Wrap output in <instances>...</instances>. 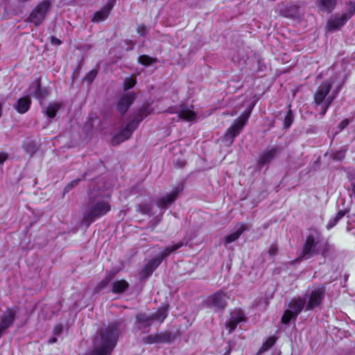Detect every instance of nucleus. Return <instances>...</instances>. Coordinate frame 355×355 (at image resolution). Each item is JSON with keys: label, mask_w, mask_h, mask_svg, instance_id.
I'll list each match as a JSON object with an SVG mask.
<instances>
[{"label": "nucleus", "mask_w": 355, "mask_h": 355, "mask_svg": "<svg viewBox=\"0 0 355 355\" xmlns=\"http://www.w3.org/2000/svg\"><path fill=\"white\" fill-rule=\"evenodd\" d=\"M324 289L322 286H315L310 289L306 297L294 298L289 304V309H287L282 318V322L284 324H288L292 319L295 318L302 311L307 300L306 309L311 310L319 306L324 297Z\"/></svg>", "instance_id": "nucleus-1"}, {"label": "nucleus", "mask_w": 355, "mask_h": 355, "mask_svg": "<svg viewBox=\"0 0 355 355\" xmlns=\"http://www.w3.org/2000/svg\"><path fill=\"white\" fill-rule=\"evenodd\" d=\"M343 81L336 76L322 83L314 95L316 105L320 107V113L324 115L336 95L339 92Z\"/></svg>", "instance_id": "nucleus-2"}, {"label": "nucleus", "mask_w": 355, "mask_h": 355, "mask_svg": "<svg viewBox=\"0 0 355 355\" xmlns=\"http://www.w3.org/2000/svg\"><path fill=\"white\" fill-rule=\"evenodd\" d=\"M154 109L149 105H144L141 110L139 111L138 119H134L127 124L126 127L116 135L113 139L114 144H118L126 139H128L132 135V132L137 128L139 123L143 120L148 114L153 113Z\"/></svg>", "instance_id": "nucleus-3"}, {"label": "nucleus", "mask_w": 355, "mask_h": 355, "mask_svg": "<svg viewBox=\"0 0 355 355\" xmlns=\"http://www.w3.org/2000/svg\"><path fill=\"white\" fill-rule=\"evenodd\" d=\"M110 210V205L109 202V196L104 198L98 196L91 205L89 210L84 216L83 220L90 224L96 218H100L106 214Z\"/></svg>", "instance_id": "nucleus-4"}, {"label": "nucleus", "mask_w": 355, "mask_h": 355, "mask_svg": "<svg viewBox=\"0 0 355 355\" xmlns=\"http://www.w3.org/2000/svg\"><path fill=\"white\" fill-rule=\"evenodd\" d=\"M167 315V306H162L155 314L146 315L139 313L137 316L136 328L144 331V329L150 326L153 322H162Z\"/></svg>", "instance_id": "nucleus-5"}, {"label": "nucleus", "mask_w": 355, "mask_h": 355, "mask_svg": "<svg viewBox=\"0 0 355 355\" xmlns=\"http://www.w3.org/2000/svg\"><path fill=\"white\" fill-rule=\"evenodd\" d=\"M252 108L245 110L241 115L236 119L232 125L227 130L224 140L228 144H232L234 141V138L238 136L242 131L244 125L248 121V119L250 115Z\"/></svg>", "instance_id": "nucleus-6"}, {"label": "nucleus", "mask_w": 355, "mask_h": 355, "mask_svg": "<svg viewBox=\"0 0 355 355\" xmlns=\"http://www.w3.org/2000/svg\"><path fill=\"white\" fill-rule=\"evenodd\" d=\"M182 246V243H179L173 245L172 247L166 248L160 256H158L154 259H152L146 265L144 268L142 270V275L144 277H148L152 272L157 268V266L160 264L162 259L168 256L171 252L176 250Z\"/></svg>", "instance_id": "nucleus-7"}, {"label": "nucleus", "mask_w": 355, "mask_h": 355, "mask_svg": "<svg viewBox=\"0 0 355 355\" xmlns=\"http://www.w3.org/2000/svg\"><path fill=\"white\" fill-rule=\"evenodd\" d=\"M50 2L44 1L39 3L31 12L29 16V20L35 26L40 25L45 19L46 14L50 8Z\"/></svg>", "instance_id": "nucleus-8"}, {"label": "nucleus", "mask_w": 355, "mask_h": 355, "mask_svg": "<svg viewBox=\"0 0 355 355\" xmlns=\"http://www.w3.org/2000/svg\"><path fill=\"white\" fill-rule=\"evenodd\" d=\"M355 12V3L351 4L349 13H345L339 16L331 17L327 23V28L330 31H336L343 26L345 22Z\"/></svg>", "instance_id": "nucleus-9"}, {"label": "nucleus", "mask_w": 355, "mask_h": 355, "mask_svg": "<svg viewBox=\"0 0 355 355\" xmlns=\"http://www.w3.org/2000/svg\"><path fill=\"white\" fill-rule=\"evenodd\" d=\"M323 243L319 241H315L312 236L307 238L304 248L303 249L302 258L306 259L313 254L320 252Z\"/></svg>", "instance_id": "nucleus-10"}, {"label": "nucleus", "mask_w": 355, "mask_h": 355, "mask_svg": "<svg viewBox=\"0 0 355 355\" xmlns=\"http://www.w3.org/2000/svg\"><path fill=\"white\" fill-rule=\"evenodd\" d=\"M227 299V295L223 291H219L208 297L205 303L208 307L218 310L225 306Z\"/></svg>", "instance_id": "nucleus-11"}, {"label": "nucleus", "mask_w": 355, "mask_h": 355, "mask_svg": "<svg viewBox=\"0 0 355 355\" xmlns=\"http://www.w3.org/2000/svg\"><path fill=\"white\" fill-rule=\"evenodd\" d=\"M245 320L243 313L239 309L234 310L231 313V318L229 321L226 322V327L229 329V331H232L236 325Z\"/></svg>", "instance_id": "nucleus-12"}, {"label": "nucleus", "mask_w": 355, "mask_h": 355, "mask_svg": "<svg viewBox=\"0 0 355 355\" xmlns=\"http://www.w3.org/2000/svg\"><path fill=\"white\" fill-rule=\"evenodd\" d=\"M114 3V0H109L107 4L101 10L94 14L92 20L95 22H100L105 20L113 8Z\"/></svg>", "instance_id": "nucleus-13"}, {"label": "nucleus", "mask_w": 355, "mask_h": 355, "mask_svg": "<svg viewBox=\"0 0 355 355\" xmlns=\"http://www.w3.org/2000/svg\"><path fill=\"white\" fill-rule=\"evenodd\" d=\"M178 112V116L185 121H193L196 119V113L193 110V107L192 105H182L180 107Z\"/></svg>", "instance_id": "nucleus-14"}, {"label": "nucleus", "mask_w": 355, "mask_h": 355, "mask_svg": "<svg viewBox=\"0 0 355 355\" xmlns=\"http://www.w3.org/2000/svg\"><path fill=\"white\" fill-rule=\"evenodd\" d=\"M28 94L35 96L37 99H42L47 94L45 89L40 87L39 81L33 82L28 89Z\"/></svg>", "instance_id": "nucleus-15"}, {"label": "nucleus", "mask_w": 355, "mask_h": 355, "mask_svg": "<svg viewBox=\"0 0 355 355\" xmlns=\"http://www.w3.org/2000/svg\"><path fill=\"white\" fill-rule=\"evenodd\" d=\"M135 99L133 94H126L121 97L118 103V110L120 112H125Z\"/></svg>", "instance_id": "nucleus-16"}, {"label": "nucleus", "mask_w": 355, "mask_h": 355, "mask_svg": "<svg viewBox=\"0 0 355 355\" xmlns=\"http://www.w3.org/2000/svg\"><path fill=\"white\" fill-rule=\"evenodd\" d=\"M178 193L179 190L178 189H174L171 193L160 198L157 200V205L162 208L166 207L168 205L171 204L175 200L178 195Z\"/></svg>", "instance_id": "nucleus-17"}, {"label": "nucleus", "mask_w": 355, "mask_h": 355, "mask_svg": "<svg viewBox=\"0 0 355 355\" xmlns=\"http://www.w3.org/2000/svg\"><path fill=\"white\" fill-rule=\"evenodd\" d=\"M31 105V99L28 96L20 98L15 106L17 111L19 113L24 114L26 112Z\"/></svg>", "instance_id": "nucleus-18"}, {"label": "nucleus", "mask_w": 355, "mask_h": 355, "mask_svg": "<svg viewBox=\"0 0 355 355\" xmlns=\"http://www.w3.org/2000/svg\"><path fill=\"white\" fill-rule=\"evenodd\" d=\"M280 13L284 17L295 18L298 15V8L295 6H286L280 9Z\"/></svg>", "instance_id": "nucleus-19"}, {"label": "nucleus", "mask_w": 355, "mask_h": 355, "mask_svg": "<svg viewBox=\"0 0 355 355\" xmlns=\"http://www.w3.org/2000/svg\"><path fill=\"white\" fill-rule=\"evenodd\" d=\"M166 337L163 334H157L155 335H150L144 338V341L148 344L159 343L166 341Z\"/></svg>", "instance_id": "nucleus-20"}, {"label": "nucleus", "mask_w": 355, "mask_h": 355, "mask_svg": "<svg viewBox=\"0 0 355 355\" xmlns=\"http://www.w3.org/2000/svg\"><path fill=\"white\" fill-rule=\"evenodd\" d=\"M245 230L244 226L241 225L236 231L230 234L225 237V244L231 243L236 240L238 239V238L240 236V235Z\"/></svg>", "instance_id": "nucleus-21"}, {"label": "nucleus", "mask_w": 355, "mask_h": 355, "mask_svg": "<svg viewBox=\"0 0 355 355\" xmlns=\"http://www.w3.org/2000/svg\"><path fill=\"white\" fill-rule=\"evenodd\" d=\"M276 150L275 149H270L267 151H265L262 153L259 158V162L261 164H265L270 162L275 155Z\"/></svg>", "instance_id": "nucleus-22"}, {"label": "nucleus", "mask_w": 355, "mask_h": 355, "mask_svg": "<svg viewBox=\"0 0 355 355\" xmlns=\"http://www.w3.org/2000/svg\"><path fill=\"white\" fill-rule=\"evenodd\" d=\"M128 284L125 280H118L113 283L112 291L114 293H122L127 289Z\"/></svg>", "instance_id": "nucleus-23"}, {"label": "nucleus", "mask_w": 355, "mask_h": 355, "mask_svg": "<svg viewBox=\"0 0 355 355\" xmlns=\"http://www.w3.org/2000/svg\"><path fill=\"white\" fill-rule=\"evenodd\" d=\"M61 107V104L58 103H50L46 110V114L49 118H53L56 112Z\"/></svg>", "instance_id": "nucleus-24"}, {"label": "nucleus", "mask_w": 355, "mask_h": 355, "mask_svg": "<svg viewBox=\"0 0 355 355\" xmlns=\"http://www.w3.org/2000/svg\"><path fill=\"white\" fill-rule=\"evenodd\" d=\"M336 5V0H321L320 7L321 10L330 12Z\"/></svg>", "instance_id": "nucleus-25"}, {"label": "nucleus", "mask_w": 355, "mask_h": 355, "mask_svg": "<svg viewBox=\"0 0 355 355\" xmlns=\"http://www.w3.org/2000/svg\"><path fill=\"white\" fill-rule=\"evenodd\" d=\"M347 214V211H339L334 218L330 220L327 224V228L331 229L334 226L336 225V224L338 223V221L342 218L345 214Z\"/></svg>", "instance_id": "nucleus-26"}, {"label": "nucleus", "mask_w": 355, "mask_h": 355, "mask_svg": "<svg viewBox=\"0 0 355 355\" xmlns=\"http://www.w3.org/2000/svg\"><path fill=\"white\" fill-rule=\"evenodd\" d=\"M276 342V338L271 336L268 338L263 344L260 349V352H263L272 347Z\"/></svg>", "instance_id": "nucleus-27"}, {"label": "nucleus", "mask_w": 355, "mask_h": 355, "mask_svg": "<svg viewBox=\"0 0 355 355\" xmlns=\"http://www.w3.org/2000/svg\"><path fill=\"white\" fill-rule=\"evenodd\" d=\"M138 60L141 64L146 66H148L153 62V60L147 55L139 56Z\"/></svg>", "instance_id": "nucleus-28"}, {"label": "nucleus", "mask_w": 355, "mask_h": 355, "mask_svg": "<svg viewBox=\"0 0 355 355\" xmlns=\"http://www.w3.org/2000/svg\"><path fill=\"white\" fill-rule=\"evenodd\" d=\"M136 80L133 78H128L124 80V89H129L135 86Z\"/></svg>", "instance_id": "nucleus-29"}, {"label": "nucleus", "mask_w": 355, "mask_h": 355, "mask_svg": "<svg viewBox=\"0 0 355 355\" xmlns=\"http://www.w3.org/2000/svg\"><path fill=\"white\" fill-rule=\"evenodd\" d=\"M293 121V114L291 110H289L285 118V126L286 128L289 127Z\"/></svg>", "instance_id": "nucleus-30"}, {"label": "nucleus", "mask_w": 355, "mask_h": 355, "mask_svg": "<svg viewBox=\"0 0 355 355\" xmlns=\"http://www.w3.org/2000/svg\"><path fill=\"white\" fill-rule=\"evenodd\" d=\"M146 31H147V29H146V26H144L143 25H139L137 27V32L140 35H144L146 34Z\"/></svg>", "instance_id": "nucleus-31"}, {"label": "nucleus", "mask_w": 355, "mask_h": 355, "mask_svg": "<svg viewBox=\"0 0 355 355\" xmlns=\"http://www.w3.org/2000/svg\"><path fill=\"white\" fill-rule=\"evenodd\" d=\"M8 156L5 153H0V165H2L6 160H7Z\"/></svg>", "instance_id": "nucleus-32"}, {"label": "nucleus", "mask_w": 355, "mask_h": 355, "mask_svg": "<svg viewBox=\"0 0 355 355\" xmlns=\"http://www.w3.org/2000/svg\"><path fill=\"white\" fill-rule=\"evenodd\" d=\"M96 76V72L94 71H91L87 76H86V79L87 81H92Z\"/></svg>", "instance_id": "nucleus-33"}, {"label": "nucleus", "mask_w": 355, "mask_h": 355, "mask_svg": "<svg viewBox=\"0 0 355 355\" xmlns=\"http://www.w3.org/2000/svg\"><path fill=\"white\" fill-rule=\"evenodd\" d=\"M348 123H349V121L347 119L343 120L340 124V129L342 130V129L345 128L348 125Z\"/></svg>", "instance_id": "nucleus-34"}, {"label": "nucleus", "mask_w": 355, "mask_h": 355, "mask_svg": "<svg viewBox=\"0 0 355 355\" xmlns=\"http://www.w3.org/2000/svg\"><path fill=\"white\" fill-rule=\"evenodd\" d=\"M277 250V249L276 246H271L269 250V253L271 255H274L276 254Z\"/></svg>", "instance_id": "nucleus-35"}, {"label": "nucleus", "mask_w": 355, "mask_h": 355, "mask_svg": "<svg viewBox=\"0 0 355 355\" xmlns=\"http://www.w3.org/2000/svg\"><path fill=\"white\" fill-rule=\"evenodd\" d=\"M61 331H62V327L60 325L56 326L54 329V332L55 334H60L61 332Z\"/></svg>", "instance_id": "nucleus-36"}, {"label": "nucleus", "mask_w": 355, "mask_h": 355, "mask_svg": "<svg viewBox=\"0 0 355 355\" xmlns=\"http://www.w3.org/2000/svg\"><path fill=\"white\" fill-rule=\"evenodd\" d=\"M51 42L53 44H57V45L60 44V41L58 39L53 37L51 38Z\"/></svg>", "instance_id": "nucleus-37"}, {"label": "nucleus", "mask_w": 355, "mask_h": 355, "mask_svg": "<svg viewBox=\"0 0 355 355\" xmlns=\"http://www.w3.org/2000/svg\"><path fill=\"white\" fill-rule=\"evenodd\" d=\"M343 157V154L341 155H335V157L337 158V159H341Z\"/></svg>", "instance_id": "nucleus-38"}, {"label": "nucleus", "mask_w": 355, "mask_h": 355, "mask_svg": "<svg viewBox=\"0 0 355 355\" xmlns=\"http://www.w3.org/2000/svg\"><path fill=\"white\" fill-rule=\"evenodd\" d=\"M352 191L354 193H355V182L352 185Z\"/></svg>", "instance_id": "nucleus-39"}, {"label": "nucleus", "mask_w": 355, "mask_h": 355, "mask_svg": "<svg viewBox=\"0 0 355 355\" xmlns=\"http://www.w3.org/2000/svg\"><path fill=\"white\" fill-rule=\"evenodd\" d=\"M55 341H56V339H55V338H53V339H51V340H50V342H51V343H55Z\"/></svg>", "instance_id": "nucleus-40"}, {"label": "nucleus", "mask_w": 355, "mask_h": 355, "mask_svg": "<svg viewBox=\"0 0 355 355\" xmlns=\"http://www.w3.org/2000/svg\"><path fill=\"white\" fill-rule=\"evenodd\" d=\"M168 112H173L174 111H173V110H172L170 108V109H169V110H168Z\"/></svg>", "instance_id": "nucleus-41"}]
</instances>
